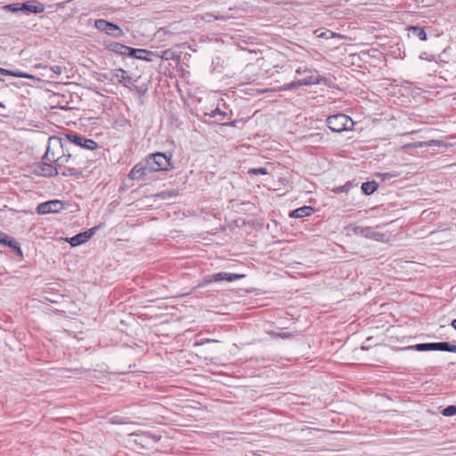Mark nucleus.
<instances>
[{
	"instance_id": "nucleus-27",
	"label": "nucleus",
	"mask_w": 456,
	"mask_h": 456,
	"mask_svg": "<svg viewBox=\"0 0 456 456\" xmlns=\"http://www.w3.org/2000/svg\"><path fill=\"white\" fill-rule=\"evenodd\" d=\"M162 60H174L175 55L174 53L171 50H166L162 52V54L159 56Z\"/></svg>"
},
{
	"instance_id": "nucleus-32",
	"label": "nucleus",
	"mask_w": 456,
	"mask_h": 456,
	"mask_svg": "<svg viewBox=\"0 0 456 456\" xmlns=\"http://www.w3.org/2000/svg\"><path fill=\"white\" fill-rule=\"evenodd\" d=\"M20 7H19V4H8V5L4 6V9L12 11V12L19 11V10H20Z\"/></svg>"
},
{
	"instance_id": "nucleus-25",
	"label": "nucleus",
	"mask_w": 456,
	"mask_h": 456,
	"mask_svg": "<svg viewBox=\"0 0 456 456\" xmlns=\"http://www.w3.org/2000/svg\"><path fill=\"white\" fill-rule=\"evenodd\" d=\"M37 67L44 68L45 69H50L52 72L58 76L63 74L64 72H67V68L60 65L43 66L42 64H37Z\"/></svg>"
},
{
	"instance_id": "nucleus-15",
	"label": "nucleus",
	"mask_w": 456,
	"mask_h": 456,
	"mask_svg": "<svg viewBox=\"0 0 456 456\" xmlns=\"http://www.w3.org/2000/svg\"><path fill=\"white\" fill-rule=\"evenodd\" d=\"M130 56L139 60L152 61L154 58L159 57V54L145 49L133 48Z\"/></svg>"
},
{
	"instance_id": "nucleus-18",
	"label": "nucleus",
	"mask_w": 456,
	"mask_h": 456,
	"mask_svg": "<svg viewBox=\"0 0 456 456\" xmlns=\"http://www.w3.org/2000/svg\"><path fill=\"white\" fill-rule=\"evenodd\" d=\"M20 11H26L32 13H41L45 10V6L42 4H34L29 2L24 3L20 6Z\"/></svg>"
},
{
	"instance_id": "nucleus-17",
	"label": "nucleus",
	"mask_w": 456,
	"mask_h": 456,
	"mask_svg": "<svg viewBox=\"0 0 456 456\" xmlns=\"http://www.w3.org/2000/svg\"><path fill=\"white\" fill-rule=\"evenodd\" d=\"M108 48L114 53H119L122 55H129V56L131 55L132 49H133L129 46H126L123 44L117 43V42H114V43H111L110 45H109Z\"/></svg>"
},
{
	"instance_id": "nucleus-22",
	"label": "nucleus",
	"mask_w": 456,
	"mask_h": 456,
	"mask_svg": "<svg viewBox=\"0 0 456 456\" xmlns=\"http://www.w3.org/2000/svg\"><path fill=\"white\" fill-rule=\"evenodd\" d=\"M409 350H417V351H432L435 350V343H420L415 346H411L406 347Z\"/></svg>"
},
{
	"instance_id": "nucleus-2",
	"label": "nucleus",
	"mask_w": 456,
	"mask_h": 456,
	"mask_svg": "<svg viewBox=\"0 0 456 456\" xmlns=\"http://www.w3.org/2000/svg\"><path fill=\"white\" fill-rule=\"evenodd\" d=\"M66 137L69 142L74 144L73 150H78L82 152L88 153V155L91 156L93 159H94V162H97L100 155L93 151L99 149V145L95 141L88 139L76 133L68 134Z\"/></svg>"
},
{
	"instance_id": "nucleus-9",
	"label": "nucleus",
	"mask_w": 456,
	"mask_h": 456,
	"mask_svg": "<svg viewBox=\"0 0 456 456\" xmlns=\"http://www.w3.org/2000/svg\"><path fill=\"white\" fill-rule=\"evenodd\" d=\"M64 208L61 200H53L38 204L37 211L38 214L45 215L49 213H58Z\"/></svg>"
},
{
	"instance_id": "nucleus-6",
	"label": "nucleus",
	"mask_w": 456,
	"mask_h": 456,
	"mask_svg": "<svg viewBox=\"0 0 456 456\" xmlns=\"http://www.w3.org/2000/svg\"><path fill=\"white\" fill-rule=\"evenodd\" d=\"M94 27L101 32L115 38H120L124 36V31L117 24L110 22L103 19L96 20Z\"/></svg>"
},
{
	"instance_id": "nucleus-12",
	"label": "nucleus",
	"mask_w": 456,
	"mask_h": 456,
	"mask_svg": "<svg viewBox=\"0 0 456 456\" xmlns=\"http://www.w3.org/2000/svg\"><path fill=\"white\" fill-rule=\"evenodd\" d=\"M96 227H93L84 232H80L68 240L72 247H76L86 242L94 233Z\"/></svg>"
},
{
	"instance_id": "nucleus-19",
	"label": "nucleus",
	"mask_w": 456,
	"mask_h": 456,
	"mask_svg": "<svg viewBox=\"0 0 456 456\" xmlns=\"http://www.w3.org/2000/svg\"><path fill=\"white\" fill-rule=\"evenodd\" d=\"M312 212H313V208L311 207H302V208H298L293 210L289 214V216L294 217V218H301V217L310 216L312 214Z\"/></svg>"
},
{
	"instance_id": "nucleus-40",
	"label": "nucleus",
	"mask_w": 456,
	"mask_h": 456,
	"mask_svg": "<svg viewBox=\"0 0 456 456\" xmlns=\"http://www.w3.org/2000/svg\"><path fill=\"white\" fill-rule=\"evenodd\" d=\"M455 165H456V163H455Z\"/></svg>"
},
{
	"instance_id": "nucleus-8",
	"label": "nucleus",
	"mask_w": 456,
	"mask_h": 456,
	"mask_svg": "<svg viewBox=\"0 0 456 456\" xmlns=\"http://www.w3.org/2000/svg\"><path fill=\"white\" fill-rule=\"evenodd\" d=\"M131 436H134L136 438L134 442L142 446H147L151 443H157L161 439V435L153 434L150 431H137L131 434Z\"/></svg>"
},
{
	"instance_id": "nucleus-39",
	"label": "nucleus",
	"mask_w": 456,
	"mask_h": 456,
	"mask_svg": "<svg viewBox=\"0 0 456 456\" xmlns=\"http://www.w3.org/2000/svg\"><path fill=\"white\" fill-rule=\"evenodd\" d=\"M0 107H3V104L0 102Z\"/></svg>"
},
{
	"instance_id": "nucleus-5",
	"label": "nucleus",
	"mask_w": 456,
	"mask_h": 456,
	"mask_svg": "<svg viewBox=\"0 0 456 456\" xmlns=\"http://www.w3.org/2000/svg\"><path fill=\"white\" fill-rule=\"evenodd\" d=\"M31 171L34 175L43 177H54L60 175L57 165L46 162H36L31 167Z\"/></svg>"
},
{
	"instance_id": "nucleus-13",
	"label": "nucleus",
	"mask_w": 456,
	"mask_h": 456,
	"mask_svg": "<svg viewBox=\"0 0 456 456\" xmlns=\"http://www.w3.org/2000/svg\"><path fill=\"white\" fill-rule=\"evenodd\" d=\"M320 82V79L318 78V77H315V76H310L308 77H305L304 79H301V80H297V81H294V82H291V83H289V84H285L281 89L282 90H290V89H295L297 87H298L299 86H303V85H314V84H318Z\"/></svg>"
},
{
	"instance_id": "nucleus-36",
	"label": "nucleus",
	"mask_w": 456,
	"mask_h": 456,
	"mask_svg": "<svg viewBox=\"0 0 456 456\" xmlns=\"http://www.w3.org/2000/svg\"><path fill=\"white\" fill-rule=\"evenodd\" d=\"M305 70H303L301 68L297 69L296 72L297 74H301L302 72H305Z\"/></svg>"
},
{
	"instance_id": "nucleus-29",
	"label": "nucleus",
	"mask_w": 456,
	"mask_h": 456,
	"mask_svg": "<svg viewBox=\"0 0 456 456\" xmlns=\"http://www.w3.org/2000/svg\"><path fill=\"white\" fill-rule=\"evenodd\" d=\"M349 189H350V185H349V183H346L345 185L336 187L335 189H333V191H335V192H346V191H349Z\"/></svg>"
},
{
	"instance_id": "nucleus-11",
	"label": "nucleus",
	"mask_w": 456,
	"mask_h": 456,
	"mask_svg": "<svg viewBox=\"0 0 456 456\" xmlns=\"http://www.w3.org/2000/svg\"><path fill=\"white\" fill-rule=\"evenodd\" d=\"M151 172L152 171H150V166L145 159L144 162L136 164L130 171L128 176L132 180H139Z\"/></svg>"
},
{
	"instance_id": "nucleus-4",
	"label": "nucleus",
	"mask_w": 456,
	"mask_h": 456,
	"mask_svg": "<svg viewBox=\"0 0 456 456\" xmlns=\"http://www.w3.org/2000/svg\"><path fill=\"white\" fill-rule=\"evenodd\" d=\"M327 126L331 131L340 133L351 129L354 126V121L347 115L336 114L327 118Z\"/></svg>"
},
{
	"instance_id": "nucleus-3",
	"label": "nucleus",
	"mask_w": 456,
	"mask_h": 456,
	"mask_svg": "<svg viewBox=\"0 0 456 456\" xmlns=\"http://www.w3.org/2000/svg\"><path fill=\"white\" fill-rule=\"evenodd\" d=\"M146 160L150 166V171L152 172L168 171L174 168L172 155H167L162 152H156L148 156Z\"/></svg>"
},
{
	"instance_id": "nucleus-37",
	"label": "nucleus",
	"mask_w": 456,
	"mask_h": 456,
	"mask_svg": "<svg viewBox=\"0 0 456 456\" xmlns=\"http://www.w3.org/2000/svg\"><path fill=\"white\" fill-rule=\"evenodd\" d=\"M224 125H226V126H235V122L232 121V122H229V123H224Z\"/></svg>"
},
{
	"instance_id": "nucleus-24",
	"label": "nucleus",
	"mask_w": 456,
	"mask_h": 456,
	"mask_svg": "<svg viewBox=\"0 0 456 456\" xmlns=\"http://www.w3.org/2000/svg\"><path fill=\"white\" fill-rule=\"evenodd\" d=\"M0 74L12 76L15 77L33 78V76L20 71H12L0 68Z\"/></svg>"
},
{
	"instance_id": "nucleus-33",
	"label": "nucleus",
	"mask_w": 456,
	"mask_h": 456,
	"mask_svg": "<svg viewBox=\"0 0 456 456\" xmlns=\"http://www.w3.org/2000/svg\"><path fill=\"white\" fill-rule=\"evenodd\" d=\"M209 16H210V17H213V18H214V20H224V19H225V17H224V16H223V15H211V14H210Z\"/></svg>"
},
{
	"instance_id": "nucleus-30",
	"label": "nucleus",
	"mask_w": 456,
	"mask_h": 456,
	"mask_svg": "<svg viewBox=\"0 0 456 456\" xmlns=\"http://www.w3.org/2000/svg\"><path fill=\"white\" fill-rule=\"evenodd\" d=\"M250 173L255 174V175H265V174H267V171H266L265 167H257V168H252L250 170Z\"/></svg>"
},
{
	"instance_id": "nucleus-10",
	"label": "nucleus",
	"mask_w": 456,
	"mask_h": 456,
	"mask_svg": "<svg viewBox=\"0 0 456 456\" xmlns=\"http://www.w3.org/2000/svg\"><path fill=\"white\" fill-rule=\"evenodd\" d=\"M354 233L377 241H383L386 240V235L384 233L376 232L370 227H355Z\"/></svg>"
},
{
	"instance_id": "nucleus-21",
	"label": "nucleus",
	"mask_w": 456,
	"mask_h": 456,
	"mask_svg": "<svg viewBox=\"0 0 456 456\" xmlns=\"http://www.w3.org/2000/svg\"><path fill=\"white\" fill-rule=\"evenodd\" d=\"M379 187V183L375 181L365 182L362 184V191L366 195L372 194Z\"/></svg>"
},
{
	"instance_id": "nucleus-23",
	"label": "nucleus",
	"mask_w": 456,
	"mask_h": 456,
	"mask_svg": "<svg viewBox=\"0 0 456 456\" xmlns=\"http://www.w3.org/2000/svg\"><path fill=\"white\" fill-rule=\"evenodd\" d=\"M408 29L413 36L419 37L421 41L427 40V34L423 28L419 26H411Z\"/></svg>"
},
{
	"instance_id": "nucleus-38",
	"label": "nucleus",
	"mask_w": 456,
	"mask_h": 456,
	"mask_svg": "<svg viewBox=\"0 0 456 456\" xmlns=\"http://www.w3.org/2000/svg\"><path fill=\"white\" fill-rule=\"evenodd\" d=\"M325 36H326V33H324V32L317 35V37H325Z\"/></svg>"
},
{
	"instance_id": "nucleus-35",
	"label": "nucleus",
	"mask_w": 456,
	"mask_h": 456,
	"mask_svg": "<svg viewBox=\"0 0 456 456\" xmlns=\"http://www.w3.org/2000/svg\"><path fill=\"white\" fill-rule=\"evenodd\" d=\"M451 325L454 330H456V319L452 322Z\"/></svg>"
},
{
	"instance_id": "nucleus-7",
	"label": "nucleus",
	"mask_w": 456,
	"mask_h": 456,
	"mask_svg": "<svg viewBox=\"0 0 456 456\" xmlns=\"http://www.w3.org/2000/svg\"><path fill=\"white\" fill-rule=\"evenodd\" d=\"M244 274H237V273H231L226 272H220L217 273L207 275L203 278V284H209L212 282H219V281H234L240 279L244 278Z\"/></svg>"
},
{
	"instance_id": "nucleus-14",
	"label": "nucleus",
	"mask_w": 456,
	"mask_h": 456,
	"mask_svg": "<svg viewBox=\"0 0 456 456\" xmlns=\"http://www.w3.org/2000/svg\"><path fill=\"white\" fill-rule=\"evenodd\" d=\"M113 76L118 80V82L123 85L125 87L132 89L134 82L133 78L128 75L127 71L122 69H116Z\"/></svg>"
},
{
	"instance_id": "nucleus-1",
	"label": "nucleus",
	"mask_w": 456,
	"mask_h": 456,
	"mask_svg": "<svg viewBox=\"0 0 456 456\" xmlns=\"http://www.w3.org/2000/svg\"><path fill=\"white\" fill-rule=\"evenodd\" d=\"M58 166L59 172L63 176L80 178L95 168L96 163L86 152L65 148L60 139L50 138L47 151L43 156Z\"/></svg>"
},
{
	"instance_id": "nucleus-26",
	"label": "nucleus",
	"mask_w": 456,
	"mask_h": 456,
	"mask_svg": "<svg viewBox=\"0 0 456 456\" xmlns=\"http://www.w3.org/2000/svg\"><path fill=\"white\" fill-rule=\"evenodd\" d=\"M442 414L446 417H451L456 414V406L450 405L444 408L442 411Z\"/></svg>"
},
{
	"instance_id": "nucleus-20",
	"label": "nucleus",
	"mask_w": 456,
	"mask_h": 456,
	"mask_svg": "<svg viewBox=\"0 0 456 456\" xmlns=\"http://www.w3.org/2000/svg\"><path fill=\"white\" fill-rule=\"evenodd\" d=\"M436 351L456 352V345L449 342H435Z\"/></svg>"
},
{
	"instance_id": "nucleus-31",
	"label": "nucleus",
	"mask_w": 456,
	"mask_h": 456,
	"mask_svg": "<svg viewBox=\"0 0 456 456\" xmlns=\"http://www.w3.org/2000/svg\"><path fill=\"white\" fill-rule=\"evenodd\" d=\"M380 176L382 177V180H387V179L397 177L398 174L397 173H384V174H381Z\"/></svg>"
},
{
	"instance_id": "nucleus-28",
	"label": "nucleus",
	"mask_w": 456,
	"mask_h": 456,
	"mask_svg": "<svg viewBox=\"0 0 456 456\" xmlns=\"http://www.w3.org/2000/svg\"><path fill=\"white\" fill-rule=\"evenodd\" d=\"M217 115L221 116L222 118H220V120H223V118L226 116V112L222 111L219 108H216L209 114V116L213 118L216 117Z\"/></svg>"
},
{
	"instance_id": "nucleus-34",
	"label": "nucleus",
	"mask_w": 456,
	"mask_h": 456,
	"mask_svg": "<svg viewBox=\"0 0 456 456\" xmlns=\"http://www.w3.org/2000/svg\"><path fill=\"white\" fill-rule=\"evenodd\" d=\"M210 341H211L210 339L207 338V339L202 340L200 342H196V345H203L205 342H210Z\"/></svg>"
},
{
	"instance_id": "nucleus-16",
	"label": "nucleus",
	"mask_w": 456,
	"mask_h": 456,
	"mask_svg": "<svg viewBox=\"0 0 456 456\" xmlns=\"http://www.w3.org/2000/svg\"><path fill=\"white\" fill-rule=\"evenodd\" d=\"M0 243L14 249L20 256H22V250L19 243L3 232H0Z\"/></svg>"
}]
</instances>
